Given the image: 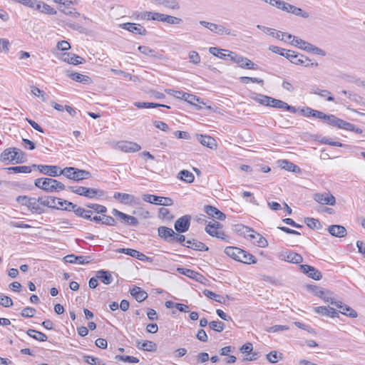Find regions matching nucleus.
Instances as JSON below:
<instances>
[{
	"instance_id": "nucleus-24",
	"label": "nucleus",
	"mask_w": 365,
	"mask_h": 365,
	"mask_svg": "<svg viewBox=\"0 0 365 365\" xmlns=\"http://www.w3.org/2000/svg\"><path fill=\"white\" fill-rule=\"evenodd\" d=\"M197 139L202 145L210 149H215L217 146L215 139L211 136L200 134L197 135Z\"/></svg>"
},
{
	"instance_id": "nucleus-37",
	"label": "nucleus",
	"mask_w": 365,
	"mask_h": 365,
	"mask_svg": "<svg viewBox=\"0 0 365 365\" xmlns=\"http://www.w3.org/2000/svg\"><path fill=\"white\" fill-rule=\"evenodd\" d=\"M186 247L197 251H207L208 247L202 242L195 240H187Z\"/></svg>"
},
{
	"instance_id": "nucleus-35",
	"label": "nucleus",
	"mask_w": 365,
	"mask_h": 365,
	"mask_svg": "<svg viewBox=\"0 0 365 365\" xmlns=\"http://www.w3.org/2000/svg\"><path fill=\"white\" fill-rule=\"evenodd\" d=\"M67 76L76 82H79L83 84H88L91 82V78L88 76H85L76 72L67 73Z\"/></svg>"
},
{
	"instance_id": "nucleus-28",
	"label": "nucleus",
	"mask_w": 365,
	"mask_h": 365,
	"mask_svg": "<svg viewBox=\"0 0 365 365\" xmlns=\"http://www.w3.org/2000/svg\"><path fill=\"white\" fill-rule=\"evenodd\" d=\"M67 2L68 5L58 6V9L66 15L71 16L75 18L80 16V13L76 11L75 9L71 7V6L73 4V1L67 0Z\"/></svg>"
},
{
	"instance_id": "nucleus-60",
	"label": "nucleus",
	"mask_w": 365,
	"mask_h": 365,
	"mask_svg": "<svg viewBox=\"0 0 365 365\" xmlns=\"http://www.w3.org/2000/svg\"><path fill=\"white\" fill-rule=\"evenodd\" d=\"M116 359L122 361L123 362L127 363H138L139 362V359L137 357L131 356H125V355H117L115 356Z\"/></svg>"
},
{
	"instance_id": "nucleus-12",
	"label": "nucleus",
	"mask_w": 365,
	"mask_h": 365,
	"mask_svg": "<svg viewBox=\"0 0 365 365\" xmlns=\"http://www.w3.org/2000/svg\"><path fill=\"white\" fill-rule=\"evenodd\" d=\"M314 200L322 205H334L336 199L333 195L329 192L316 193L314 195Z\"/></svg>"
},
{
	"instance_id": "nucleus-10",
	"label": "nucleus",
	"mask_w": 365,
	"mask_h": 365,
	"mask_svg": "<svg viewBox=\"0 0 365 365\" xmlns=\"http://www.w3.org/2000/svg\"><path fill=\"white\" fill-rule=\"evenodd\" d=\"M190 215H186L178 218L174 225L175 230L180 233H183L189 230L190 225Z\"/></svg>"
},
{
	"instance_id": "nucleus-61",
	"label": "nucleus",
	"mask_w": 365,
	"mask_h": 365,
	"mask_svg": "<svg viewBox=\"0 0 365 365\" xmlns=\"http://www.w3.org/2000/svg\"><path fill=\"white\" fill-rule=\"evenodd\" d=\"M182 22V19L173 16L166 14L165 18V23L171 25L180 24Z\"/></svg>"
},
{
	"instance_id": "nucleus-11",
	"label": "nucleus",
	"mask_w": 365,
	"mask_h": 365,
	"mask_svg": "<svg viewBox=\"0 0 365 365\" xmlns=\"http://www.w3.org/2000/svg\"><path fill=\"white\" fill-rule=\"evenodd\" d=\"M291 63L296 65L303 66L305 67L318 66V63L311 62V60L308 57L305 56L303 54L298 53L297 52H295L294 57L291 60Z\"/></svg>"
},
{
	"instance_id": "nucleus-14",
	"label": "nucleus",
	"mask_w": 365,
	"mask_h": 365,
	"mask_svg": "<svg viewBox=\"0 0 365 365\" xmlns=\"http://www.w3.org/2000/svg\"><path fill=\"white\" fill-rule=\"evenodd\" d=\"M117 148L125 153H135L141 149V146L139 144L130 141L118 142Z\"/></svg>"
},
{
	"instance_id": "nucleus-54",
	"label": "nucleus",
	"mask_w": 365,
	"mask_h": 365,
	"mask_svg": "<svg viewBox=\"0 0 365 365\" xmlns=\"http://www.w3.org/2000/svg\"><path fill=\"white\" fill-rule=\"evenodd\" d=\"M31 91L33 95L40 98L43 101L46 102L48 100V96L45 92L36 86L31 87Z\"/></svg>"
},
{
	"instance_id": "nucleus-57",
	"label": "nucleus",
	"mask_w": 365,
	"mask_h": 365,
	"mask_svg": "<svg viewBox=\"0 0 365 365\" xmlns=\"http://www.w3.org/2000/svg\"><path fill=\"white\" fill-rule=\"evenodd\" d=\"M281 165H282V168H284L288 171H292V172L299 171V168L297 165H296L295 164H294L288 160H282Z\"/></svg>"
},
{
	"instance_id": "nucleus-17",
	"label": "nucleus",
	"mask_w": 365,
	"mask_h": 365,
	"mask_svg": "<svg viewBox=\"0 0 365 365\" xmlns=\"http://www.w3.org/2000/svg\"><path fill=\"white\" fill-rule=\"evenodd\" d=\"M268 106L275 108H279V109H284L287 111H289L292 113H295L297 110L295 107L288 105L287 103L279 100L275 99L271 97L270 103Z\"/></svg>"
},
{
	"instance_id": "nucleus-58",
	"label": "nucleus",
	"mask_w": 365,
	"mask_h": 365,
	"mask_svg": "<svg viewBox=\"0 0 365 365\" xmlns=\"http://www.w3.org/2000/svg\"><path fill=\"white\" fill-rule=\"evenodd\" d=\"M209 327L215 331L221 332L225 329V324L220 321H212L209 323Z\"/></svg>"
},
{
	"instance_id": "nucleus-6",
	"label": "nucleus",
	"mask_w": 365,
	"mask_h": 365,
	"mask_svg": "<svg viewBox=\"0 0 365 365\" xmlns=\"http://www.w3.org/2000/svg\"><path fill=\"white\" fill-rule=\"evenodd\" d=\"M222 225L220 222L213 220L207 225L205 227V231L212 237H215L217 238L224 240L226 235L222 230Z\"/></svg>"
},
{
	"instance_id": "nucleus-7",
	"label": "nucleus",
	"mask_w": 365,
	"mask_h": 365,
	"mask_svg": "<svg viewBox=\"0 0 365 365\" xmlns=\"http://www.w3.org/2000/svg\"><path fill=\"white\" fill-rule=\"evenodd\" d=\"M142 198L145 202L163 206H170L173 204V200L170 197H160L150 194H145L143 195Z\"/></svg>"
},
{
	"instance_id": "nucleus-55",
	"label": "nucleus",
	"mask_w": 365,
	"mask_h": 365,
	"mask_svg": "<svg viewBox=\"0 0 365 365\" xmlns=\"http://www.w3.org/2000/svg\"><path fill=\"white\" fill-rule=\"evenodd\" d=\"M83 359L87 364L91 365H105L101 359L93 356L85 355Z\"/></svg>"
},
{
	"instance_id": "nucleus-47",
	"label": "nucleus",
	"mask_w": 365,
	"mask_h": 365,
	"mask_svg": "<svg viewBox=\"0 0 365 365\" xmlns=\"http://www.w3.org/2000/svg\"><path fill=\"white\" fill-rule=\"evenodd\" d=\"M178 178L181 180H183L187 183H191L194 181L195 180V176L194 175L187 170H181L179 173H178Z\"/></svg>"
},
{
	"instance_id": "nucleus-36",
	"label": "nucleus",
	"mask_w": 365,
	"mask_h": 365,
	"mask_svg": "<svg viewBox=\"0 0 365 365\" xmlns=\"http://www.w3.org/2000/svg\"><path fill=\"white\" fill-rule=\"evenodd\" d=\"M177 272L197 281H199V279L202 277L200 274L190 269L178 267L177 268Z\"/></svg>"
},
{
	"instance_id": "nucleus-9",
	"label": "nucleus",
	"mask_w": 365,
	"mask_h": 365,
	"mask_svg": "<svg viewBox=\"0 0 365 365\" xmlns=\"http://www.w3.org/2000/svg\"><path fill=\"white\" fill-rule=\"evenodd\" d=\"M111 213L113 215L116 217L122 223L131 226H137L139 223L136 217L122 212L118 210L117 209H113Z\"/></svg>"
},
{
	"instance_id": "nucleus-23",
	"label": "nucleus",
	"mask_w": 365,
	"mask_h": 365,
	"mask_svg": "<svg viewBox=\"0 0 365 365\" xmlns=\"http://www.w3.org/2000/svg\"><path fill=\"white\" fill-rule=\"evenodd\" d=\"M61 59L70 64L78 65L86 62V60L73 53H65L62 55Z\"/></svg>"
},
{
	"instance_id": "nucleus-34",
	"label": "nucleus",
	"mask_w": 365,
	"mask_h": 365,
	"mask_svg": "<svg viewBox=\"0 0 365 365\" xmlns=\"http://www.w3.org/2000/svg\"><path fill=\"white\" fill-rule=\"evenodd\" d=\"M96 277L105 284H110L113 281L110 272L101 269L96 272Z\"/></svg>"
},
{
	"instance_id": "nucleus-31",
	"label": "nucleus",
	"mask_w": 365,
	"mask_h": 365,
	"mask_svg": "<svg viewBox=\"0 0 365 365\" xmlns=\"http://www.w3.org/2000/svg\"><path fill=\"white\" fill-rule=\"evenodd\" d=\"M130 293L138 302L144 301L148 297L147 292L136 286L130 289Z\"/></svg>"
},
{
	"instance_id": "nucleus-5",
	"label": "nucleus",
	"mask_w": 365,
	"mask_h": 365,
	"mask_svg": "<svg viewBox=\"0 0 365 365\" xmlns=\"http://www.w3.org/2000/svg\"><path fill=\"white\" fill-rule=\"evenodd\" d=\"M68 189L75 194L86 197L89 199L95 198L96 196L101 197L104 195V192L103 190L96 188H90L82 186H70L68 187Z\"/></svg>"
},
{
	"instance_id": "nucleus-20",
	"label": "nucleus",
	"mask_w": 365,
	"mask_h": 365,
	"mask_svg": "<svg viewBox=\"0 0 365 365\" xmlns=\"http://www.w3.org/2000/svg\"><path fill=\"white\" fill-rule=\"evenodd\" d=\"M158 236L168 241V242H174L175 232L172 228L167 227L165 226H160L158 229Z\"/></svg>"
},
{
	"instance_id": "nucleus-4",
	"label": "nucleus",
	"mask_w": 365,
	"mask_h": 365,
	"mask_svg": "<svg viewBox=\"0 0 365 365\" xmlns=\"http://www.w3.org/2000/svg\"><path fill=\"white\" fill-rule=\"evenodd\" d=\"M60 173L67 178L75 181L88 179L91 175L88 171L74 167H66L62 169Z\"/></svg>"
},
{
	"instance_id": "nucleus-18",
	"label": "nucleus",
	"mask_w": 365,
	"mask_h": 365,
	"mask_svg": "<svg viewBox=\"0 0 365 365\" xmlns=\"http://www.w3.org/2000/svg\"><path fill=\"white\" fill-rule=\"evenodd\" d=\"M300 269L307 274L309 277L314 280H320L322 278L321 272L312 266L307 264H301Z\"/></svg>"
},
{
	"instance_id": "nucleus-42",
	"label": "nucleus",
	"mask_w": 365,
	"mask_h": 365,
	"mask_svg": "<svg viewBox=\"0 0 365 365\" xmlns=\"http://www.w3.org/2000/svg\"><path fill=\"white\" fill-rule=\"evenodd\" d=\"M57 197H40L41 204L51 208L58 209L56 205Z\"/></svg>"
},
{
	"instance_id": "nucleus-50",
	"label": "nucleus",
	"mask_w": 365,
	"mask_h": 365,
	"mask_svg": "<svg viewBox=\"0 0 365 365\" xmlns=\"http://www.w3.org/2000/svg\"><path fill=\"white\" fill-rule=\"evenodd\" d=\"M203 294L207 297L209 299H213L215 302H217L219 303L223 304L225 303V300L222 296L220 294H217L215 292L209 290V289H205L203 291Z\"/></svg>"
},
{
	"instance_id": "nucleus-62",
	"label": "nucleus",
	"mask_w": 365,
	"mask_h": 365,
	"mask_svg": "<svg viewBox=\"0 0 365 365\" xmlns=\"http://www.w3.org/2000/svg\"><path fill=\"white\" fill-rule=\"evenodd\" d=\"M281 358L282 354H278L276 351H272L267 354V359L271 363H277Z\"/></svg>"
},
{
	"instance_id": "nucleus-59",
	"label": "nucleus",
	"mask_w": 365,
	"mask_h": 365,
	"mask_svg": "<svg viewBox=\"0 0 365 365\" xmlns=\"http://www.w3.org/2000/svg\"><path fill=\"white\" fill-rule=\"evenodd\" d=\"M256 102L268 106L270 103L271 97L262 95V94H257L256 96L253 98Z\"/></svg>"
},
{
	"instance_id": "nucleus-26",
	"label": "nucleus",
	"mask_w": 365,
	"mask_h": 365,
	"mask_svg": "<svg viewBox=\"0 0 365 365\" xmlns=\"http://www.w3.org/2000/svg\"><path fill=\"white\" fill-rule=\"evenodd\" d=\"M204 211L210 217H215L219 220H224L226 217L225 215L215 207L212 205H205Z\"/></svg>"
},
{
	"instance_id": "nucleus-27",
	"label": "nucleus",
	"mask_w": 365,
	"mask_h": 365,
	"mask_svg": "<svg viewBox=\"0 0 365 365\" xmlns=\"http://www.w3.org/2000/svg\"><path fill=\"white\" fill-rule=\"evenodd\" d=\"M28 209L32 212L36 214H41L44 210L41 207L40 197L38 198L31 197L29 202Z\"/></svg>"
},
{
	"instance_id": "nucleus-38",
	"label": "nucleus",
	"mask_w": 365,
	"mask_h": 365,
	"mask_svg": "<svg viewBox=\"0 0 365 365\" xmlns=\"http://www.w3.org/2000/svg\"><path fill=\"white\" fill-rule=\"evenodd\" d=\"M32 168V166L23 165L5 168L4 170H7L9 173H30Z\"/></svg>"
},
{
	"instance_id": "nucleus-2",
	"label": "nucleus",
	"mask_w": 365,
	"mask_h": 365,
	"mask_svg": "<svg viewBox=\"0 0 365 365\" xmlns=\"http://www.w3.org/2000/svg\"><path fill=\"white\" fill-rule=\"evenodd\" d=\"M36 187L46 192H58L63 190L66 187L64 184L53 178H41L35 180Z\"/></svg>"
},
{
	"instance_id": "nucleus-30",
	"label": "nucleus",
	"mask_w": 365,
	"mask_h": 365,
	"mask_svg": "<svg viewBox=\"0 0 365 365\" xmlns=\"http://www.w3.org/2000/svg\"><path fill=\"white\" fill-rule=\"evenodd\" d=\"M237 261L245 264H255L257 262V259L252 254L241 249V252L239 255Z\"/></svg>"
},
{
	"instance_id": "nucleus-16",
	"label": "nucleus",
	"mask_w": 365,
	"mask_h": 365,
	"mask_svg": "<svg viewBox=\"0 0 365 365\" xmlns=\"http://www.w3.org/2000/svg\"><path fill=\"white\" fill-rule=\"evenodd\" d=\"M234 63L239 65L240 67L246 69L257 70L258 66L253 63L252 61L242 56L237 55V57L234 59Z\"/></svg>"
},
{
	"instance_id": "nucleus-49",
	"label": "nucleus",
	"mask_w": 365,
	"mask_h": 365,
	"mask_svg": "<svg viewBox=\"0 0 365 365\" xmlns=\"http://www.w3.org/2000/svg\"><path fill=\"white\" fill-rule=\"evenodd\" d=\"M327 293H329V292L325 290H319V292H315V295L322 298L325 302H329L331 304L336 307L339 301H336L334 298L327 297L326 294Z\"/></svg>"
},
{
	"instance_id": "nucleus-51",
	"label": "nucleus",
	"mask_w": 365,
	"mask_h": 365,
	"mask_svg": "<svg viewBox=\"0 0 365 365\" xmlns=\"http://www.w3.org/2000/svg\"><path fill=\"white\" fill-rule=\"evenodd\" d=\"M74 213L77 217H80L86 220L91 219L92 212L81 207H78V208H76Z\"/></svg>"
},
{
	"instance_id": "nucleus-45",
	"label": "nucleus",
	"mask_w": 365,
	"mask_h": 365,
	"mask_svg": "<svg viewBox=\"0 0 365 365\" xmlns=\"http://www.w3.org/2000/svg\"><path fill=\"white\" fill-rule=\"evenodd\" d=\"M134 106L138 108H158V107H164L166 108H170V106L164 105V104H160V103H147V102H135L134 103Z\"/></svg>"
},
{
	"instance_id": "nucleus-63",
	"label": "nucleus",
	"mask_w": 365,
	"mask_h": 365,
	"mask_svg": "<svg viewBox=\"0 0 365 365\" xmlns=\"http://www.w3.org/2000/svg\"><path fill=\"white\" fill-rule=\"evenodd\" d=\"M36 312V311L34 308L27 307L21 311V315L25 318H30L34 316Z\"/></svg>"
},
{
	"instance_id": "nucleus-15",
	"label": "nucleus",
	"mask_w": 365,
	"mask_h": 365,
	"mask_svg": "<svg viewBox=\"0 0 365 365\" xmlns=\"http://www.w3.org/2000/svg\"><path fill=\"white\" fill-rule=\"evenodd\" d=\"M120 26L135 34H140L142 36L147 34V30L140 24L128 22L123 24Z\"/></svg>"
},
{
	"instance_id": "nucleus-25",
	"label": "nucleus",
	"mask_w": 365,
	"mask_h": 365,
	"mask_svg": "<svg viewBox=\"0 0 365 365\" xmlns=\"http://www.w3.org/2000/svg\"><path fill=\"white\" fill-rule=\"evenodd\" d=\"M284 11L292 14L297 16L303 17L304 19L308 18L309 16L307 12L304 11L302 9L298 8L294 5H292L287 2L286 3Z\"/></svg>"
},
{
	"instance_id": "nucleus-44",
	"label": "nucleus",
	"mask_w": 365,
	"mask_h": 365,
	"mask_svg": "<svg viewBox=\"0 0 365 365\" xmlns=\"http://www.w3.org/2000/svg\"><path fill=\"white\" fill-rule=\"evenodd\" d=\"M257 28L262 30L263 32L268 34L269 36L274 37L277 39L280 38V36H284V34L282 31H275L274 29L266 27L262 25H257Z\"/></svg>"
},
{
	"instance_id": "nucleus-39",
	"label": "nucleus",
	"mask_w": 365,
	"mask_h": 365,
	"mask_svg": "<svg viewBox=\"0 0 365 365\" xmlns=\"http://www.w3.org/2000/svg\"><path fill=\"white\" fill-rule=\"evenodd\" d=\"M209 30L212 32L217 34L218 35H230V30L228 29H226L225 26L220 24H216L214 23H212V25H210Z\"/></svg>"
},
{
	"instance_id": "nucleus-56",
	"label": "nucleus",
	"mask_w": 365,
	"mask_h": 365,
	"mask_svg": "<svg viewBox=\"0 0 365 365\" xmlns=\"http://www.w3.org/2000/svg\"><path fill=\"white\" fill-rule=\"evenodd\" d=\"M163 6L172 10H178L180 8L178 0H165L163 2Z\"/></svg>"
},
{
	"instance_id": "nucleus-40",
	"label": "nucleus",
	"mask_w": 365,
	"mask_h": 365,
	"mask_svg": "<svg viewBox=\"0 0 365 365\" xmlns=\"http://www.w3.org/2000/svg\"><path fill=\"white\" fill-rule=\"evenodd\" d=\"M249 232H252L251 234L248 235L250 239L258 238V240L256 241L257 245L258 247H266L268 245L267 240L261 235L259 233H255L253 230H250Z\"/></svg>"
},
{
	"instance_id": "nucleus-1",
	"label": "nucleus",
	"mask_w": 365,
	"mask_h": 365,
	"mask_svg": "<svg viewBox=\"0 0 365 365\" xmlns=\"http://www.w3.org/2000/svg\"><path fill=\"white\" fill-rule=\"evenodd\" d=\"M322 120H324L325 123L331 125L333 127H336L338 128L344 129L349 131H353L356 133H361L362 130L359 128L355 126V125L346 122L341 118H337L334 115L332 114H325L322 112Z\"/></svg>"
},
{
	"instance_id": "nucleus-19",
	"label": "nucleus",
	"mask_w": 365,
	"mask_h": 365,
	"mask_svg": "<svg viewBox=\"0 0 365 365\" xmlns=\"http://www.w3.org/2000/svg\"><path fill=\"white\" fill-rule=\"evenodd\" d=\"M314 312L317 314H321L322 316L329 317L331 318L338 317L339 312L335 309L330 307H316L313 309Z\"/></svg>"
},
{
	"instance_id": "nucleus-22",
	"label": "nucleus",
	"mask_w": 365,
	"mask_h": 365,
	"mask_svg": "<svg viewBox=\"0 0 365 365\" xmlns=\"http://www.w3.org/2000/svg\"><path fill=\"white\" fill-rule=\"evenodd\" d=\"M113 198L119 200L121 203L125 205H131L136 203V197L130 194L122 193V192H115L113 195Z\"/></svg>"
},
{
	"instance_id": "nucleus-53",
	"label": "nucleus",
	"mask_w": 365,
	"mask_h": 365,
	"mask_svg": "<svg viewBox=\"0 0 365 365\" xmlns=\"http://www.w3.org/2000/svg\"><path fill=\"white\" fill-rule=\"evenodd\" d=\"M209 52L215 56H217L219 57L220 58H222V59H225L226 58V52H227V50L226 49H222V48H218L217 47H210L209 48Z\"/></svg>"
},
{
	"instance_id": "nucleus-41",
	"label": "nucleus",
	"mask_w": 365,
	"mask_h": 365,
	"mask_svg": "<svg viewBox=\"0 0 365 365\" xmlns=\"http://www.w3.org/2000/svg\"><path fill=\"white\" fill-rule=\"evenodd\" d=\"M26 333L30 337H31L38 341H47V339H48L47 336L45 334H43V332L36 331L35 329H28Z\"/></svg>"
},
{
	"instance_id": "nucleus-33",
	"label": "nucleus",
	"mask_w": 365,
	"mask_h": 365,
	"mask_svg": "<svg viewBox=\"0 0 365 365\" xmlns=\"http://www.w3.org/2000/svg\"><path fill=\"white\" fill-rule=\"evenodd\" d=\"M136 346L139 349L146 351H155L157 350V344L151 341H143V342L138 341Z\"/></svg>"
},
{
	"instance_id": "nucleus-48",
	"label": "nucleus",
	"mask_w": 365,
	"mask_h": 365,
	"mask_svg": "<svg viewBox=\"0 0 365 365\" xmlns=\"http://www.w3.org/2000/svg\"><path fill=\"white\" fill-rule=\"evenodd\" d=\"M290 43L292 46H294L300 49H302L304 51H307V48L310 43L307 42L297 36L293 38V40L290 41Z\"/></svg>"
},
{
	"instance_id": "nucleus-32",
	"label": "nucleus",
	"mask_w": 365,
	"mask_h": 365,
	"mask_svg": "<svg viewBox=\"0 0 365 365\" xmlns=\"http://www.w3.org/2000/svg\"><path fill=\"white\" fill-rule=\"evenodd\" d=\"M336 307L341 309L339 312L342 314H344L351 318H356L357 317V313L356 311H354L352 308L347 306L346 304H343L340 301L338 302Z\"/></svg>"
},
{
	"instance_id": "nucleus-46",
	"label": "nucleus",
	"mask_w": 365,
	"mask_h": 365,
	"mask_svg": "<svg viewBox=\"0 0 365 365\" xmlns=\"http://www.w3.org/2000/svg\"><path fill=\"white\" fill-rule=\"evenodd\" d=\"M241 252V249L236 247H227L225 249V253L232 258L233 259L237 261L239 257V255Z\"/></svg>"
},
{
	"instance_id": "nucleus-21",
	"label": "nucleus",
	"mask_w": 365,
	"mask_h": 365,
	"mask_svg": "<svg viewBox=\"0 0 365 365\" xmlns=\"http://www.w3.org/2000/svg\"><path fill=\"white\" fill-rule=\"evenodd\" d=\"M65 262L71 264H86L91 262L90 256H76L75 255H68L64 257Z\"/></svg>"
},
{
	"instance_id": "nucleus-8",
	"label": "nucleus",
	"mask_w": 365,
	"mask_h": 365,
	"mask_svg": "<svg viewBox=\"0 0 365 365\" xmlns=\"http://www.w3.org/2000/svg\"><path fill=\"white\" fill-rule=\"evenodd\" d=\"M32 167L36 168L40 173L49 175L51 177H57L61 175L62 169L57 165H32Z\"/></svg>"
},
{
	"instance_id": "nucleus-64",
	"label": "nucleus",
	"mask_w": 365,
	"mask_h": 365,
	"mask_svg": "<svg viewBox=\"0 0 365 365\" xmlns=\"http://www.w3.org/2000/svg\"><path fill=\"white\" fill-rule=\"evenodd\" d=\"M41 6H42V8H41V12H42V13H44V14H48V15H55L57 14V11L53 8H52L51 6H49L48 4H47L44 2H43Z\"/></svg>"
},
{
	"instance_id": "nucleus-3",
	"label": "nucleus",
	"mask_w": 365,
	"mask_h": 365,
	"mask_svg": "<svg viewBox=\"0 0 365 365\" xmlns=\"http://www.w3.org/2000/svg\"><path fill=\"white\" fill-rule=\"evenodd\" d=\"M1 162L14 161L16 163H23L26 160L25 153L17 148H9L5 149L0 155Z\"/></svg>"
},
{
	"instance_id": "nucleus-13",
	"label": "nucleus",
	"mask_w": 365,
	"mask_h": 365,
	"mask_svg": "<svg viewBox=\"0 0 365 365\" xmlns=\"http://www.w3.org/2000/svg\"><path fill=\"white\" fill-rule=\"evenodd\" d=\"M279 258L293 264H299L303 261V257L299 254L292 251L280 252Z\"/></svg>"
},
{
	"instance_id": "nucleus-29",
	"label": "nucleus",
	"mask_w": 365,
	"mask_h": 365,
	"mask_svg": "<svg viewBox=\"0 0 365 365\" xmlns=\"http://www.w3.org/2000/svg\"><path fill=\"white\" fill-rule=\"evenodd\" d=\"M328 231L331 235L336 237H343L346 235V229L339 225H330L328 228Z\"/></svg>"
},
{
	"instance_id": "nucleus-43",
	"label": "nucleus",
	"mask_w": 365,
	"mask_h": 365,
	"mask_svg": "<svg viewBox=\"0 0 365 365\" xmlns=\"http://www.w3.org/2000/svg\"><path fill=\"white\" fill-rule=\"evenodd\" d=\"M300 113L302 115L306 116V117L312 116V117H314V118L320 119L322 117V112L319 111V110H314L309 107H307L304 109H302L300 110Z\"/></svg>"
},
{
	"instance_id": "nucleus-52",
	"label": "nucleus",
	"mask_w": 365,
	"mask_h": 365,
	"mask_svg": "<svg viewBox=\"0 0 365 365\" xmlns=\"http://www.w3.org/2000/svg\"><path fill=\"white\" fill-rule=\"evenodd\" d=\"M304 222L306 225L312 229L319 230L322 227V225L319 221L315 218L312 217H306L304 219Z\"/></svg>"
}]
</instances>
